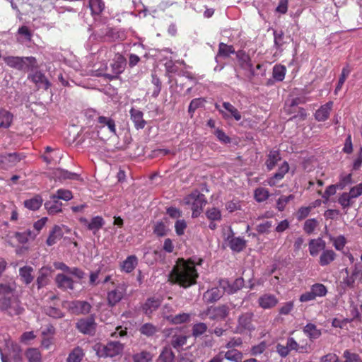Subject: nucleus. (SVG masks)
<instances>
[{
	"label": "nucleus",
	"mask_w": 362,
	"mask_h": 362,
	"mask_svg": "<svg viewBox=\"0 0 362 362\" xmlns=\"http://www.w3.org/2000/svg\"><path fill=\"white\" fill-rule=\"evenodd\" d=\"M80 221L86 225L88 230H93L94 233L99 230L105 224L104 219L99 216L93 217L90 222L85 218H81Z\"/></svg>",
	"instance_id": "nucleus-20"
},
{
	"label": "nucleus",
	"mask_w": 362,
	"mask_h": 362,
	"mask_svg": "<svg viewBox=\"0 0 362 362\" xmlns=\"http://www.w3.org/2000/svg\"><path fill=\"white\" fill-rule=\"evenodd\" d=\"M62 204L57 199L51 196V200L45 203V207L49 214H54L62 211Z\"/></svg>",
	"instance_id": "nucleus-33"
},
{
	"label": "nucleus",
	"mask_w": 362,
	"mask_h": 362,
	"mask_svg": "<svg viewBox=\"0 0 362 362\" xmlns=\"http://www.w3.org/2000/svg\"><path fill=\"white\" fill-rule=\"evenodd\" d=\"M91 305L86 301L75 300L69 305V310L75 315L87 314L90 311Z\"/></svg>",
	"instance_id": "nucleus-17"
},
{
	"label": "nucleus",
	"mask_w": 362,
	"mask_h": 362,
	"mask_svg": "<svg viewBox=\"0 0 362 362\" xmlns=\"http://www.w3.org/2000/svg\"><path fill=\"white\" fill-rule=\"evenodd\" d=\"M63 236V232L60 226H54L50 231L49 235L47 239V245L52 246L54 245Z\"/></svg>",
	"instance_id": "nucleus-31"
},
{
	"label": "nucleus",
	"mask_w": 362,
	"mask_h": 362,
	"mask_svg": "<svg viewBox=\"0 0 362 362\" xmlns=\"http://www.w3.org/2000/svg\"><path fill=\"white\" fill-rule=\"evenodd\" d=\"M337 254L332 250H324L321 253L319 259V264L322 267L329 265L335 260Z\"/></svg>",
	"instance_id": "nucleus-30"
},
{
	"label": "nucleus",
	"mask_w": 362,
	"mask_h": 362,
	"mask_svg": "<svg viewBox=\"0 0 362 362\" xmlns=\"http://www.w3.org/2000/svg\"><path fill=\"white\" fill-rule=\"evenodd\" d=\"M208 327L204 322H198L192 326V336L199 337L204 334L207 331Z\"/></svg>",
	"instance_id": "nucleus-54"
},
{
	"label": "nucleus",
	"mask_w": 362,
	"mask_h": 362,
	"mask_svg": "<svg viewBox=\"0 0 362 362\" xmlns=\"http://www.w3.org/2000/svg\"><path fill=\"white\" fill-rule=\"evenodd\" d=\"M160 305V300L156 298H149L142 306L144 313L150 316Z\"/></svg>",
	"instance_id": "nucleus-26"
},
{
	"label": "nucleus",
	"mask_w": 362,
	"mask_h": 362,
	"mask_svg": "<svg viewBox=\"0 0 362 362\" xmlns=\"http://www.w3.org/2000/svg\"><path fill=\"white\" fill-rule=\"evenodd\" d=\"M228 247L235 252H240L246 247V241L240 237H228Z\"/></svg>",
	"instance_id": "nucleus-25"
},
{
	"label": "nucleus",
	"mask_w": 362,
	"mask_h": 362,
	"mask_svg": "<svg viewBox=\"0 0 362 362\" xmlns=\"http://www.w3.org/2000/svg\"><path fill=\"white\" fill-rule=\"evenodd\" d=\"M86 353L83 349L79 346L74 347L69 354L66 362H81Z\"/></svg>",
	"instance_id": "nucleus-27"
},
{
	"label": "nucleus",
	"mask_w": 362,
	"mask_h": 362,
	"mask_svg": "<svg viewBox=\"0 0 362 362\" xmlns=\"http://www.w3.org/2000/svg\"><path fill=\"white\" fill-rule=\"evenodd\" d=\"M94 350L100 358H113L122 354L124 344L115 341H110L106 344L98 343L95 345Z\"/></svg>",
	"instance_id": "nucleus-3"
},
{
	"label": "nucleus",
	"mask_w": 362,
	"mask_h": 362,
	"mask_svg": "<svg viewBox=\"0 0 362 362\" xmlns=\"http://www.w3.org/2000/svg\"><path fill=\"white\" fill-rule=\"evenodd\" d=\"M28 78L38 86V88H42L47 90L50 87V83L46 78L44 74L41 71H35L34 74L28 76Z\"/></svg>",
	"instance_id": "nucleus-19"
},
{
	"label": "nucleus",
	"mask_w": 362,
	"mask_h": 362,
	"mask_svg": "<svg viewBox=\"0 0 362 362\" xmlns=\"http://www.w3.org/2000/svg\"><path fill=\"white\" fill-rule=\"evenodd\" d=\"M25 356L28 362H41L42 355L40 351L36 348H30L25 352Z\"/></svg>",
	"instance_id": "nucleus-47"
},
{
	"label": "nucleus",
	"mask_w": 362,
	"mask_h": 362,
	"mask_svg": "<svg viewBox=\"0 0 362 362\" xmlns=\"http://www.w3.org/2000/svg\"><path fill=\"white\" fill-rule=\"evenodd\" d=\"M343 358L344 362H362V358L358 354L352 352L349 349L344 351Z\"/></svg>",
	"instance_id": "nucleus-56"
},
{
	"label": "nucleus",
	"mask_w": 362,
	"mask_h": 362,
	"mask_svg": "<svg viewBox=\"0 0 362 362\" xmlns=\"http://www.w3.org/2000/svg\"><path fill=\"white\" fill-rule=\"evenodd\" d=\"M139 332L141 334L149 337L156 334L158 332V329L151 323H145L141 326Z\"/></svg>",
	"instance_id": "nucleus-44"
},
{
	"label": "nucleus",
	"mask_w": 362,
	"mask_h": 362,
	"mask_svg": "<svg viewBox=\"0 0 362 362\" xmlns=\"http://www.w3.org/2000/svg\"><path fill=\"white\" fill-rule=\"evenodd\" d=\"M193 264L190 260L178 258L170 272V281L185 288L196 284L199 274Z\"/></svg>",
	"instance_id": "nucleus-1"
},
{
	"label": "nucleus",
	"mask_w": 362,
	"mask_h": 362,
	"mask_svg": "<svg viewBox=\"0 0 362 362\" xmlns=\"http://www.w3.org/2000/svg\"><path fill=\"white\" fill-rule=\"evenodd\" d=\"M254 197L257 202H262L269 198V192L266 188L258 187L255 190Z\"/></svg>",
	"instance_id": "nucleus-53"
},
{
	"label": "nucleus",
	"mask_w": 362,
	"mask_h": 362,
	"mask_svg": "<svg viewBox=\"0 0 362 362\" xmlns=\"http://www.w3.org/2000/svg\"><path fill=\"white\" fill-rule=\"evenodd\" d=\"M54 175L59 180H78L79 177L78 174L63 169H57Z\"/></svg>",
	"instance_id": "nucleus-45"
},
{
	"label": "nucleus",
	"mask_w": 362,
	"mask_h": 362,
	"mask_svg": "<svg viewBox=\"0 0 362 362\" xmlns=\"http://www.w3.org/2000/svg\"><path fill=\"white\" fill-rule=\"evenodd\" d=\"M257 303L259 306L264 310L272 309L278 304L279 299L275 295L267 293L259 296Z\"/></svg>",
	"instance_id": "nucleus-16"
},
{
	"label": "nucleus",
	"mask_w": 362,
	"mask_h": 362,
	"mask_svg": "<svg viewBox=\"0 0 362 362\" xmlns=\"http://www.w3.org/2000/svg\"><path fill=\"white\" fill-rule=\"evenodd\" d=\"M76 329L84 334H93L96 329L95 318L91 315L78 320Z\"/></svg>",
	"instance_id": "nucleus-11"
},
{
	"label": "nucleus",
	"mask_w": 362,
	"mask_h": 362,
	"mask_svg": "<svg viewBox=\"0 0 362 362\" xmlns=\"http://www.w3.org/2000/svg\"><path fill=\"white\" fill-rule=\"evenodd\" d=\"M286 73V68L281 64H276L273 67L272 76L277 81H282Z\"/></svg>",
	"instance_id": "nucleus-46"
},
{
	"label": "nucleus",
	"mask_w": 362,
	"mask_h": 362,
	"mask_svg": "<svg viewBox=\"0 0 362 362\" xmlns=\"http://www.w3.org/2000/svg\"><path fill=\"white\" fill-rule=\"evenodd\" d=\"M305 334L310 341L318 339L322 335V331L313 323H308L303 329Z\"/></svg>",
	"instance_id": "nucleus-28"
},
{
	"label": "nucleus",
	"mask_w": 362,
	"mask_h": 362,
	"mask_svg": "<svg viewBox=\"0 0 362 362\" xmlns=\"http://www.w3.org/2000/svg\"><path fill=\"white\" fill-rule=\"evenodd\" d=\"M42 199L40 195H35L34 197L25 200L24 206L30 210L35 211L40 209L42 204Z\"/></svg>",
	"instance_id": "nucleus-37"
},
{
	"label": "nucleus",
	"mask_w": 362,
	"mask_h": 362,
	"mask_svg": "<svg viewBox=\"0 0 362 362\" xmlns=\"http://www.w3.org/2000/svg\"><path fill=\"white\" fill-rule=\"evenodd\" d=\"M226 293V291L218 286L208 289L203 294V300L206 304H211L218 301Z\"/></svg>",
	"instance_id": "nucleus-13"
},
{
	"label": "nucleus",
	"mask_w": 362,
	"mask_h": 362,
	"mask_svg": "<svg viewBox=\"0 0 362 362\" xmlns=\"http://www.w3.org/2000/svg\"><path fill=\"white\" fill-rule=\"evenodd\" d=\"M36 235V233L29 229L23 232H17L15 234L16 238L21 243H26L29 240L35 239Z\"/></svg>",
	"instance_id": "nucleus-39"
},
{
	"label": "nucleus",
	"mask_w": 362,
	"mask_h": 362,
	"mask_svg": "<svg viewBox=\"0 0 362 362\" xmlns=\"http://www.w3.org/2000/svg\"><path fill=\"white\" fill-rule=\"evenodd\" d=\"M353 183L352 174L341 175L339 181L337 184V187L339 189H343L346 186Z\"/></svg>",
	"instance_id": "nucleus-59"
},
{
	"label": "nucleus",
	"mask_w": 362,
	"mask_h": 362,
	"mask_svg": "<svg viewBox=\"0 0 362 362\" xmlns=\"http://www.w3.org/2000/svg\"><path fill=\"white\" fill-rule=\"evenodd\" d=\"M185 204L191 206L192 211V217H198L203 210V207L206 205L207 201L205 195L198 190L193 191L184 198Z\"/></svg>",
	"instance_id": "nucleus-4"
},
{
	"label": "nucleus",
	"mask_w": 362,
	"mask_h": 362,
	"mask_svg": "<svg viewBox=\"0 0 362 362\" xmlns=\"http://www.w3.org/2000/svg\"><path fill=\"white\" fill-rule=\"evenodd\" d=\"M317 221L315 218H310L305 221L303 226L304 231L308 234H311L317 226Z\"/></svg>",
	"instance_id": "nucleus-64"
},
{
	"label": "nucleus",
	"mask_w": 362,
	"mask_h": 362,
	"mask_svg": "<svg viewBox=\"0 0 362 362\" xmlns=\"http://www.w3.org/2000/svg\"><path fill=\"white\" fill-rule=\"evenodd\" d=\"M235 51L233 45H228L223 42H220L218 45V56L223 57H228L231 54H235Z\"/></svg>",
	"instance_id": "nucleus-40"
},
{
	"label": "nucleus",
	"mask_w": 362,
	"mask_h": 362,
	"mask_svg": "<svg viewBox=\"0 0 362 362\" xmlns=\"http://www.w3.org/2000/svg\"><path fill=\"white\" fill-rule=\"evenodd\" d=\"M131 119L134 124V127L136 129H144L146 124V122L144 119L143 112L137 109L132 108L129 111Z\"/></svg>",
	"instance_id": "nucleus-21"
},
{
	"label": "nucleus",
	"mask_w": 362,
	"mask_h": 362,
	"mask_svg": "<svg viewBox=\"0 0 362 362\" xmlns=\"http://www.w3.org/2000/svg\"><path fill=\"white\" fill-rule=\"evenodd\" d=\"M267 348V344L266 341H262L257 345H254L251 347L250 354L252 356H258L264 352Z\"/></svg>",
	"instance_id": "nucleus-60"
},
{
	"label": "nucleus",
	"mask_w": 362,
	"mask_h": 362,
	"mask_svg": "<svg viewBox=\"0 0 362 362\" xmlns=\"http://www.w3.org/2000/svg\"><path fill=\"white\" fill-rule=\"evenodd\" d=\"M253 317V313L250 312L240 314L237 318L236 326L232 329V332L234 334H243L255 330V327L252 322Z\"/></svg>",
	"instance_id": "nucleus-5"
},
{
	"label": "nucleus",
	"mask_w": 362,
	"mask_h": 362,
	"mask_svg": "<svg viewBox=\"0 0 362 362\" xmlns=\"http://www.w3.org/2000/svg\"><path fill=\"white\" fill-rule=\"evenodd\" d=\"M98 122L100 124V127L103 128L105 126L107 127L109 132L112 134H116L117 130H116V125L114 119H112L110 117H105V116H100L98 118Z\"/></svg>",
	"instance_id": "nucleus-34"
},
{
	"label": "nucleus",
	"mask_w": 362,
	"mask_h": 362,
	"mask_svg": "<svg viewBox=\"0 0 362 362\" xmlns=\"http://www.w3.org/2000/svg\"><path fill=\"white\" fill-rule=\"evenodd\" d=\"M206 216L211 221H221L222 218L221 211L215 207L208 209L206 211Z\"/></svg>",
	"instance_id": "nucleus-57"
},
{
	"label": "nucleus",
	"mask_w": 362,
	"mask_h": 362,
	"mask_svg": "<svg viewBox=\"0 0 362 362\" xmlns=\"http://www.w3.org/2000/svg\"><path fill=\"white\" fill-rule=\"evenodd\" d=\"M243 355L241 351L233 349L227 351L224 354V358L233 362H241Z\"/></svg>",
	"instance_id": "nucleus-43"
},
{
	"label": "nucleus",
	"mask_w": 362,
	"mask_h": 362,
	"mask_svg": "<svg viewBox=\"0 0 362 362\" xmlns=\"http://www.w3.org/2000/svg\"><path fill=\"white\" fill-rule=\"evenodd\" d=\"M218 285L226 290L228 294L231 295L243 288L245 281L243 278L239 277L235 279L233 283H230L227 279H221L218 281Z\"/></svg>",
	"instance_id": "nucleus-10"
},
{
	"label": "nucleus",
	"mask_w": 362,
	"mask_h": 362,
	"mask_svg": "<svg viewBox=\"0 0 362 362\" xmlns=\"http://www.w3.org/2000/svg\"><path fill=\"white\" fill-rule=\"evenodd\" d=\"M126 64V59L122 54H117L114 62L111 64L112 74H106L105 78L112 81L117 78V76L123 72Z\"/></svg>",
	"instance_id": "nucleus-12"
},
{
	"label": "nucleus",
	"mask_w": 362,
	"mask_h": 362,
	"mask_svg": "<svg viewBox=\"0 0 362 362\" xmlns=\"http://www.w3.org/2000/svg\"><path fill=\"white\" fill-rule=\"evenodd\" d=\"M310 290L312 291L315 298L324 297L327 295V293L326 286L324 284L320 283L313 284L311 286Z\"/></svg>",
	"instance_id": "nucleus-52"
},
{
	"label": "nucleus",
	"mask_w": 362,
	"mask_h": 362,
	"mask_svg": "<svg viewBox=\"0 0 362 362\" xmlns=\"http://www.w3.org/2000/svg\"><path fill=\"white\" fill-rule=\"evenodd\" d=\"M175 354L169 347H164L160 354L156 362H173Z\"/></svg>",
	"instance_id": "nucleus-38"
},
{
	"label": "nucleus",
	"mask_w": 362,
	"mask_h": 362,
	"mask_svg": "<svg viewBox=\"0 0 362 362\" xmlns=\"http://www.w3.org/2000/svg\"><path fill=\"white\" fill-rule=\"evenodd\" d=\"M112 288L109 287L107 293V300L110 306L113 307L122 300L127 291L125 284H116L111 281Z\"/></svg>",
	"instance_id": "nucleus-6"
},
{
	"label": "nucleus",
	"mask_w": 362,
	"mask_h": 362,
	"mask_svg": "<svg viewBox=\"0 0 362 362\" xmlns=\"http://www.w3.org/2000/svg\"><path fill=\"white\" fill-rule=\"evenodd\" d=\"M167 228L162 221L157 222L153 228V233L158 237H163L167 234Z\"/></svg>",
	"instance_id": "nucleus-63"
},
{
	"label": "nucleus",
	"mask_w": 362,
	"mask_h": 362,
	"mask_svg": "<svg viewBox=\"0 0 362 362\" xmlns=\"http://www.w3.org/2000/svg\"><path fill=\"white\" fill-rule=\"evenodd\" d=\"M89 8L93 15H99L105 8V3L103 0H90Z\"/></svg>",
	"instance_id": "nucleus-41"
},
{
	"label": "nucleus",
	"mask_w": 362,
	"mask_h": 362,
	"mask_svg": "<svg viewBox=\"0 0 362 362\" xmlns=\"http://www.w3.org/2000/svg\"><path fill=\"white\" fill-rule=\"evenodd\" d=\"M315 207V206H302L298 209L296 214V218L298 221H302L308 216L311 210Z\"/></svg>",
	"instance_id": "nucleus-62"
},
{
	"label": "nucleus",
	"mask_w": 362,
	"mask_h": 362,
	"mask_svg": "<svg viewBox=\"0 0 362 362\" xmlns=\"http://www.w3.org/2000/svg\"><path fill=\"white\" fill-rule=\"evenodd\" d=\"M13 120V115L8 110L1 108L0 109V129H8Z\"/></svg>",
	"instance_id": "nucleus-24"
},
{
	"label": "nucleus",
	"mask_w": 362,
	"mask_h": 362,
	"mask_svg": "<svg viewBox=\"0 0 362 362\" xmlns=\"http://www.w3.org/2000/svg\"><path fill=\"white\" fill-rule=\"evenodd\" d=\"M235 57L240 68L250 73V78L254 77L256 73L249 54L243 49H240L235 52Z\"/></svg>",
	"instance_id": "nucleus-8"
},
{
	"label": "nucleus",
	"mask_w": 362,
	"mask_h": 362,
	"mask_svg": "<svg viewBox=\"0 0 362 362\" xmlns=\"http://www.w3.org/2000/svg\"><path fill=\"white\" fill-rule=\"evenodd\" d=\"M23 156L18 153H5L0 154V169L7 170L23 159Z\"/></svg>",
	"instance_id": "nucleus-9"
},
{
	"label": "nucleus",
	"mask_w": 362,
	"mask_h": 362,
	"mask_svg": "<svg viewBox=\"0 0 362 362\" xmlns=\"http://www.w3.org/2000/svg\"><path fill=\"white\" fill-rule=\"evenodd\" d=\"M152 358L153 355L147 351H142L132 356L134 362H150Z\"/></svg>",
	"instance_id": "nucleus-50"
},
{
	"label": "nucleus",
	"mask_w": 362,
	"mask_h": 362,
	"mask_svg": "<svg viewBox=\"0 0 362 362\" xmlns=\"http://www.w3.org/2000/svg\"><path fill=\"white\" fill-rule=\"evenodd\" d=\"M223 107L228 112H226L225 111L222 110L221 109V106L218 104H215V108L219 111V112L222 115L224 119L233 117L236 121H239L241 119V113L231 103H230L229 102H223Z\"/></svg>",
	"instance_id": "nucleus-14"
},
{
	"label": "nucleus",
	"mask_w": 362,
	"mask_h": 362,
	"mask_svg": "<svg viewBox=\"0 0 362 362\" xmlns=\"http://www.w3.org/2000/svg\"><path fill=\"white\" fill-rule=\"evenodd\" d=\"M33 268L30 266H24L23 267H21L19 269V274L21 278L22 279V281L25 284H29L33 281Z\"/></svg>",
	"instance_id": "nucleus-36"
},
{
	"label": "nucleus",
	"mask_w": 362,
	"mask_h": 362,
	"mask_svg": "<svg viewBox=\"0 0 362 362\" xmlns=\"http://www.w3.org/2000/svg\"><path fill=\"white\" fill-rule=\"evenodd\" d=\"M187 337L182 334H175L171 340V345L175 349H178L187 343Z\"/></svg>",
	"instance_id": "nucleus-58"
},
{
	"label": "nucleus",
	"mask_w": 362,
	"mask_h": 362,
	"mask_svg": "<svg viewBox=\"0 0 362 362\" xmlns=\"http://www.w3.org/2000/svg\"><path fill=\"white\" fill-rule=\"evenodd\" d=\"M295 196L293 194H289L288 196L281 195L276 202V208L279 211H283L286 204L293 200Z\"/></svg>",
	"instance_id": "nucleus-55"
},
{
	"label": "nucleus",
	"mask_w": 362,
	"mask_h": 362,
	"mask_svg": "<svg viewBox=\"0 0 362 362\" xmlns=\"http://www.w3.org/2000/svg\"><path fill=\"white\" fill-rule=\"evenodd\" d=\"M350 73H351V69H350V68H349V66L348 65L344 66L342 69L341 75H340L339 81H338V83H337V85L336 86V88L334 90V93L335 94H337L338 92L341 89V88H342V86H343L346 79L347 78V77L349 76Z\"/></svg>",
	"instance_id": "nucleus-48"
},
{
	"label": "nucleus",
	"mask_w": 362,
	"mask_h": 362,
	"mask_svg": "<svg viewBox=\"0 0 362 362\" xmlns=\"http://www.w3.org/2000/svg\"><path fill=\"white\" fill-rule=\"evenodd\" d=\"M281 160L280 153L276 150H272L269 151V153L267 156V159L266 160V166L268 170H272L277 162Z\"/></svg>",
	"instance_id": "nucleus-35"
},
{
	"label": "nucleus",
	"mask_w": 362,
	"mask_h": 362,
	"mask_svg": "<svg viewBox=\"0 0 362 362\" xmlns=\"http://www.w3.org/2000/svg\"><path fill=\"white\" fill-rule=\"evenodd\" d=\"M286 345L289 351H295L300 354L309 353L311 350V345L306 341L301 344L298 343L293 337H288L286 341Z\"/></svg>",
	"instance_id": "nucleus-15"
},
{
	"label": "nucleus",
	"mask_w": 362,
	"mask_h": 362,
	"mask_svg": "<svg viewBox=\"0 0 362 362\" xmlns=\"http://www.w3.org/2000/svg\"><path fill=\"white\" fill-rule=\"evenodd\" d=\"M349 192H343L338 198V203L341 206L342 209H349L354 203Z\"/></svg>",
	"instance_id": "nucleus-51"
},
{
	"label": "nucleus",
	"mask_w": 362,
	"mask_h": 362,
	"mask_svg": "<svg viewBox=\"0 0 362 362\" xmlns=\"http://www.w3.org/2000/svg\"><path fill=\"white\" fill-rule=\"evenodd\" d=\"M4 61L11 68L27 72L38 67L37 62L34 57H4Z\"/></svg>",
	"instance_id": "nucleus-2"
},
{
	"label": "nucleus",
	"mask_w": 362,
	"mask_h": 362,
	"mask_svg": "<svg viewBox=\"0 0 362 362\" xmlns=\"http://www.w3.org/2000/svg\"><path fill=\"white\" fill-rule=\"evenodd\" d=\"M230 313V308L226 304L217 306H210L205 311V314L211 320H224Z\"/></svg>",
	"instance_id": "nucleus-7"
},
{
	"label": "nucleus",
	"mask_w": 362,
	"mask_h": 362,
	"mask_svg": "<svg viewBox=\"0 0 362 362\" xmlns=\"http://www.w3.org/2000/svg\"><path fill=\"white\" fill-rule=\"evenodd\" d=\"M288 163L286 161H284L279 168L278 171L267 180L268 185L271 187L276 186L279 182L284 177V175L288 172Z\"/></svg>",
	"instance_id": "nucleus-18"
},
{
	"label": "nucleus",
	"mask_w": 362,
	"mask_h": 362,
	"mask_svg": "<svg viewBox=\"0 0 362 362\" xmlns=\"http://www.w3.org/2000/svg\"><path fill=\"white\" fill-rule=\"evenodd\" d=\"M190 320V315L188 313H182L169 318V322L173 325H179L188 322Z\"/></svg>",
	"instance_id": "nucleus-49"
},
{
	"label": "nucleus",
	"mask_w": 362,
	"mask_h": 362,
	"mask_svg": "<svg viewBox=\"0 0 362 362\" xmlns=\"http://www.w3.org/2000/svg\"><path fill=\"white\" fill-rule=\"evenodd\" d=\"M325 243L321 238L317 240L312 239L309 242V252L311 256H317L320 250H324Z\"/></svg>",
	"instance_id": "nucleus-29"
},
{
	"label": "nucleus",
	"mask_w": 362,
	"mask_h": 362,
	"mask_svg": "<svg viewBox=\"0 0 362 362\" xmlns=\"http://www.w3.org/2000/svg\"><path fill=\"white\" fill-rule=\"evenodd\" d=\"M57 286L64 290H73L74 281L71 277H69L63 274H58L55 279Z\"/></svg>",
	"instance_id": "nucleus-23"
},
{
	"label": "nucleus",
	"mask_w": 362,
	"mask_h": 362,
	"mask_svg": "<svg viewBox=\"0 0 362 362\" xmlns=\"http://www.w3.org/2000/svg\"><path fill=\"white\" fill-rule=\"evenodd\" d=\"M333 103L329 101L322 105L315 112V117L319 122H324L329 118Z\"/></svg>",
	"instance_id": "nucleus-22"
},
{
	"label": "nucleus",
	"mask_w": 362,
	"mask_h": 362,
	"mask_svg": "<svg viewBox=\"0 0 362 362\" xmlns=\"http://www.w3.org/2000/svg\"><path fill=\"white\" fill-rule=\"evenodd\" d=\"M52 197L54 199H62L65 201L71 200L73 197L72 193L71 191L67 189H59L57 191L55 194L52 195Z\"/></svg>",
	"instance_id": "nucleus-61"
},
{
	"label": "nucleus",
	"mask_w": 362,
	"mask_h": 362,
	"mask_svg": "<svg viewBox=\"0 0 362 362\" xmlns=\"http://www.w3.org/2000/svg\"><path fill=\"white\" fill-rule=\"evenodd\" d=\"M138 264L137 257L135 255H130L124 260L121 264V270L126 272H132Z\"/></svg>",
	"instance_id": "nucleus-32"
},
{
	"label": "nucleus",
	"mask_w": 362,
	"mask_h": 362,
	"mask_svg": "<svg viewBox=\"0 0 362 362\" xmlns=\"http://www.w3.org/2000/svg\"><path fill=\"white\" fill-rule=\"evenodd\" d=\"M345 272L346 273L347 276L343 279L341 283L344 286L350 288H354L356 278L359 272L356 269H355L353 271L352 274L351 275H349V270L347 269H345Z\"/></svg>",
	"instance_id": "nucleus-42"
}]
</instances>
